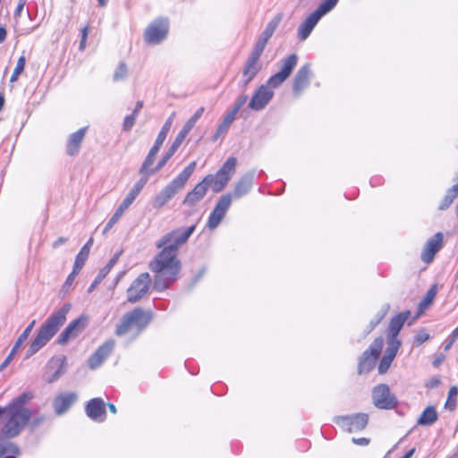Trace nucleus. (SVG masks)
<instances>
[{
	"instance_id": "f257e3e1",
	"label": "nucleus",
	"mask_w": 458,
	"mask_h": 458,
	"mask_svg": "<svg viewBox=\"0 0 458 458\" xmlns=\"http://www.w3.org/2000/svg\"><path fill=\"white\" fill-rule=\"evenodd\" d=\"M6 420L0 429V440L13 438L20 434L29 422V392H23L7 406H0V417Z\"/></svg>"
},
{
	"instance_id": "f03ea898",
	"label": "nucleus",
	"mask_w": 458,
	"mask_h": 458,
	"mask_svg": "<svg viewBox=\"0 0 458 458\" xmlns=\"http://www.w3.org/2000/svg\"><path fill=\"white\" fill-rule=\"evenodd\" d=\"M149 268L154 273V289L164 291L177 279L181 263L174 250L165 247L149 263Z\"/></svg>"
},
{
	"instance_id": "7ed1b4c3",
	"label": "nucleus",
	"mask_w": 458,
	"mask_h": 458,
	"mask_svg": "<svg viewBox=\"0 0 458 458\" xmlns=\"http://www.w3.org/2000/svg\"><path fill=\"white\" fill-rule=\"evenodd\" d=\"M69 309V306L62 307L41 327L38 334L33 342L30 343V354L40 350L56 334L60 327L65 322Z\"/></svg>"
},
{
	"instance_id": "20e7f679",
	"label": "nucleus",
	"mask_w": 458,
	"mask_h": 458,
	"mask_svg": "<svg viewBox=\"0 0 458 458\" xmlns=\"http://www.w3.org/2000/svg\"><path fill=\"white\" fill-rule=\"evenodd\" d=\"M196 161L191 162L174 179L165 186L153 199V208L159 209L182 191L196 168Z\"/></svg>"
},
{
	"instance_id": "39448f33",
	"label": "nucleus",
	"mask_w": 458,
	"mask_h": 458,
	"mask_svg": "<svg viewBox=\"0 0 458 458\" xmlns=\"http://www.w3.org/2000/svg\"><path fill=\"white\" fill-rule=\"evenodd\" d=\"M151 318L152 312L150 310L136 308L132 311L123 315L120 325H118L115 329V334L117 335H123L131 330L140 332L147 327Z\"/></svg>"
},
{
	"instance_id": "423d86ee",
	"label": "nucleus",
	"mask_w": 458,
	"mask_h": 458,
	"mask_svg": "<svg viewBox=\"0 0 458 458\" xmlns=\"http://www.w3.org/2000/svg\"><path fill=\"white\" fill-rule=\"evenodd\" d=\"M195 230V225L188 228H178L164 235L157 242L158 249L171 247L178 254V247L187 242Z\"/></svg>"
},
{
	"instance_id": "0eeeda50",
	"label": "nucleus",
	"mask_w": 458,
	"mask_h": 458,
	"mask_svg": "<svg viewBox=\"0 0 458 458\" xmlns=\"http://www.w3.org/2000/svg\"><path fill=\"white\" fill-rule=\"evenodd\" d=\"M383 344V338L377 337L369 345V349L362 353L358 366L359 374L368 373L374 368L375 361L381 352Z\"/></svg>"
},
{
	"instance_id": "6e6552de",
	"label": "nucleus",
	"mask_w": 458,
	"mask_h": 458,
	"mask_svg": "<svg viewBox=\"0 0 458 458\" xmlns=\"http://www.w3.org/2000/svg\"><path fill=\"white\" fill-rule=\"evenodd\" d=\"M168 30V20L158 18L147 27L144 33L145 41L151 45L158 44L166 38Z\"/></svg>"
},
{
	"instance_id": "1a4fd4ad",
	"label": "nucleus",
	"mask_w": 458,
	"mask_h": 458,
	"mask_svg": "<svg viewBox=\"0 0 458 458\" xmlns=\"http://www.w3.org/2000/svg\"><path fill=\"white\" fill-rule=\"evenodd\" d=\"M373 403L379 409H392L397 404L396 398L391 394L389 386L381 384L375 386L372 390Z\"/></svg>"
},
{
	"instance_id": "9d476101",
	"label": "nucleus",
	"mask_w": 458,
	"mask_h": 458,
	"mask_svg": "<svg viewBox=\"0 0 458 458\" xmlns=\"http://www.w3.org/2000/svg\"><path fill=\"white\" fill-rule=\"evenodd\" d=\"M262 53L251 50L242 68V86L246 87L260 72L262 64L259 61Z\"/></svg>"
},
{
	"instance_id": "9b49d317",
	"label": "nucleus",
	"mask_w": 458,
	"mask_h": 458,
	"mask_svg": "<svg viewBox=\"0 0 458 458\" xmlns=\"http://www.w3.org/2000/svg\"><path fill=\"white\" fill-rule=\"evenodd\" d=\"M151 284V278L148 273L140 274L131 284L127 290L128 301L134 303L140 300L148 292Z\"/></svg>"
},
{
	"instance_id": "f8f14e48",
	"label": "nucleus",
	"mask_w": 458,
	"mask_h": 458,
	"mask_svg": "<svg viewBox=\"0 0 458 458\" xmlns=\"http://www.w3.org/2000/svg\"><path fill=\"white\" fill-rule=\"evenodd\" d=\"M369 417L366 413L341 416L335 419V422L348 432L360 431L366 428Z\"/></svg>"
},
{
	"instance_id": "ddd939ff",
	"label": "nucleus",
	"mask_w": 458,
	"mask_h": 458,
	"mask_svg": "<svg viewBox=\"0 0 458 458\" xmlns=\"http://www.w3.org/2000/svg\"><path fill=\"white\" fill-rule=\"evenodd\" d=\"M231 203L232 197L230 194L221 197L209 216L208 222V228L215 229L220 224Z\"/></svg>"
},
{
	"instance_id": "4468645a",
	"label": "nucleus",
	"mask_w": 458,
	"mask_h": 458,
	"mask_svg": "<svg viewBox=\"0 0 458 458\" xmlns=\"http://www.w3.org/2000/svg\"><path fill=\"white\" fill-rule=\"evenodd\" d=\"M273 96L274 92L267 85H261L252 96L249 107L252 110H261L268 104Z\"/></svg>"
},
{
	"instance_id": "2eb2a0df",
	"label": "nucleus",
	"mask_w": 458,
	"mask_h": 458,
	"mask_svg": "<svg viewBox=\"0 0 458 458\" xmlns=\"http://www.w3.org/2000/svg\"><path fill=\"white\" fill-rule=\"evenodd\" d=\"M87 326V318L80 317L72 321L58 337L60 344H66L70 339L76 337Z\"/></svg>"
},
{
	"instance_id": "dca6fc26",
	"label": "nucleus",
	"mask_w": 458,
	"mask_h": 458,
	"mask_svg": "<svg viewBox=\"0 0 458 458\" xmlns=\"http://www.w3.org/2000/svg\"><path fill=\"white\" fill-rule=\"evenodd\" d=\"M282 20V16L280 14L276 15L266 26L263 32L259 37L257 42L255 43L252 49L263 53L265 47L270 38L273 36L275 30L278 27L280 21Z\"/></svg>"
},
{
	"instance_id": "f3484780",
	"label": "nucleus",
	"mask_w": 458,
	"mask_h": 458,
	"mask_svg": "<svg viewBox=\"0 0 458 458\" xmlns=\"http://www.w3.org/2000/svg\"><path fill=\"white\" fill-rule=\"evenodd\" d=\"M443 244L442 233H437L433 237L428 240L421 252V259L425 263H430L437 252L441 249Z\"/></svg>"
},
{
	"instance_id": "a211bd4d",
	"label": "nucleus",
	"mask_w": 458,
	"mask_h": 458,
	"mask_svg": "<svg viewBox=\"0 0 458 458\" xmlns=\"http://www.w3.org/2000/svg\"><path fill=\"white\" fill-rule=\"evenodd\" d=\"M208 189V185L203 179L200 182L195 185V187L187 193L182 204L187 207H194L206 196Z\"/></svg>"
},
{
	"instance_id": "6ab92c4d",
	"label": "nucleus",
	"mask_w": 458,
	"mask_h": 458,
	"mask_svg": "<svg viewBox=\"0 0 458 458\" xmlns=\"http://www.w3.org/2000/svg\"><path fill=\"white\" fill-rule=\"evenodd\" d=\"M114 341L108 340L101 345L89 360V367L92 369L99 367L109 356L114 347Z\"/></svg>"
},
{
	"instance_id": "aec40b11",
	"label": "nucleus",
	"mask_w": 458,
	"mask_h": 458,
	"mask_svg": "<svg viewBox=\"0 0 458 458\" xmlns=\"http://www.w3.org/2000/svg\"><path fill=\"white\" fill-rule=\"evenodd\" d=\"M311 72L310 64H305L299 69L293 81V93L299 97L301 91L306 89L310 83Z\"/></svg>"
},
{
	"instance_id": "412c9836",
	"label": "nucleus",
	"mask_w": 458,
	"mask_h": 458,
	"mask_svg": "<svg viewBox=\"0 0 458 458\" xmlns=\"http://www.w3.org/2000/svg\"><path fill=\"white\" fill-rule=\"evenodd\" d=\"M86 414L91 420L103 421L106 419V405L101 398L91 399L86 406Z\"/></svg>"
},
{
	"instance_id": "4be33fe9",
	"label": "nucleus",
	"mask_w": 458,
	"mask_h": 458,
	"mask_svg": "<svg viewBox=\"0 0 458 458\" xmlns=\"http://www.w3.org/2000/svg\"><path fill=\"white\" fill-rule=\"evenodd\" d=\"M87 129L88 127L81 128L69 135L66 142V154L68 156L73 157L79 153Z\"/></svg>"
},
{
	"instance_id": "5701e85b",
	"label": "nucleus",
	"mask_w": 458,
	"mask_h": 458,
	"mask_svg": "<svg viewBox=\"0 0 458 458\" xmlns=\"http://www.w3.org/2000/svg\"><path fill=\"white\" fill-rule=\"evenodd\" d=\"M49 369H56L51 376H48V373L45 376V380L48 383H52L64 374L66 370V358L64 356L52 358L49 362Z\"/></svg>"
},
{
	"instance_id": "b1692460",
	"label": "nucleus",
	"mask_w": 458,
	"mask_h": 458,
	"mask_svg": "<svg viewBox=\"0 0 458 458\" xmlns=\"http://www.w3.org/2000/svg\"><path fill=\"white\" fill-rule=\"evenodd\" d=\"M320 19L318 14L313 12L300 24L298 28V38L300 40H305L310 36Z\"/></svg>"
},
{
	"instance_id": "393cba45",
	"label": "nucleus",
	"mask_w": 458,
	"mask_h": 458,
	"mask_svg": "<svg viewBox=\"0 0 458 458\" xmlns=\"http://www.w3.org/2000/svg\"><path fill=\"white\" fill-rule=\"evenodd\" d=\"M76 398L77 395L73 393L59 394L53 403L55 412L59 415L64 413L73 403Z\"/></svg>"
},
{
	"instance_id": "a878e982",
	"label": "nucleus",
	"mask_w": 458,
	"mask_h": 458,
	"mask_svg": "<svg viewBox=\"0 0 458 458\" xmlns=\"http://www.w3.org/2000/svg\"><path fill=\"white\" fill-rule=\"evenodd\" d=\"M205 182L211 187L213 191L220 192L225 187V185L230 181V178L227 175L220 174V173H216L215 175L208 174L204 178Z\"/></svg>"
},
{
	"instance_id": "bb28decb",
	"label": "nucleus",
	"mask_w": 458,
	"mask_h": 458,
	"mask_svg": "<svg viewBox=\"0 0 458 458\" xmlns=\"http://www.w3.org/2000/svg\"><path fill=\"white\" fill-rule=\"evenodd\" d=\"M132 204V201L130 200L128 198H124V199L122 201V203L119 205L112 217L109 219L107 224L106 225V227L103 231V233H106L117 222L118 220L123 216L124 212L129 208V207Z\"/></svg>"
},
{
	"instance_id": "cd10ccee",
	"label": "nucleus",
	"mask_w": 458,
	"mask_h": 458,
	"mask_svg": "<svg viewBox=\"0 0 458 458\" xmlns=\"http://www.w3.org/2000/svg\"><path fill=\"white\" fill-rule=\"evenodd\" d=\"M410 316V311H404L402 313H399L395 317H394L389 324L388 328V336H398V334L400 330L402 329L404 322L407 320V318Z\"/></svg>"
},
{
	"instance_id": "c85d7f7f",
	"label": "nucleus",
	"mask_w": 458,
	"mask_h": 458,
	"mask_svg": "<svg viewBox=\"0 0 458 458\" xmlns=\"http://www.w3.org/2000/svg\"><path fill=\"white\" fill-rule=\"evenodd\" d=\"M253 182V174L249 173L245 175H243L237 184L235 185L234 191H233V196L235 198H241L244 194H246L250 189L251 188Z\"/></svg>"
},
{
	"instance_id": "c756f323",
	"label": "nucleus",
	"mask_w": 458,
	"mask_h": 458,
	"mask_svg": "<svg viewBox=\"0 0 458 458\" xmlns=\"http://www.w3.org/2000/svg\"><path fill=\"white\" fill-rule=\"evenodd\" d=\"M437 412L433 406L427 407L417 420L420 426H430L437 420Z\"/></svg>"
},
{
	"instance_id": "7c9ffc66",
	"label": "nucleus",
	"mask_w": 458,
	"mask_h": 458,
	"mask_svg": "<svg viewBox=\"0 0 458 458\" xmlns=\"http://www.w3.org/2000/svg\"><path fill=\"white\" fill-rule=\"evenodd\" d=\"M182 142L177 141V139L174 140L167 152L161 157V159L158 161L157 166L149 171V174H156L158 172L161 168H163L167 161L174 156V154L176 152V150L179 148Z\"/></svg>"
},
{
	"instance_id": "2f4dec72",
	"label": "nucleus",
	"mask_w": 458,
	"mask_h": 458,
	"mask_svg": "<svg viewBox=\"0 0 458 458\" xmlns=\"http://www.w3.org/2000/svg\"><path fill=\"white\" fill-rule=\"evenodd\" d=\"M19 454V448L11 442L0 443V458H16Z\"/></svg>"
},
{
	"instance_id": "473e14b6",
	"label": "nucleus",
	"mask_w": 458,
	"mask_h": 458,
	"mask_svg": "<svg viewBox=\"0 0 458 458\" xmlns=\"http://www.w3.org/2000/svg\"><path fill=\"white\" fill-rule=\"evenodd\" d=\"M117 258L114 257L112 259L109 260V262L106 264V267H104L98 273V275L96 276L95 280L89 286L88 292L91 293L95 287L106 276V275L110 272L113 266L116 263Z\"/></svg>"
},
{
	"instance_id": "72a5a7b5",
	"label": "nucleus",
	"mask_w": 458,
	"mask_h": 458,
	"mask_svg": "<svg viewBox=\"0 0 458 458\" xmlns=\"http://www.w3.org/2000/svg\"><path fill=\"white\" fill-rule=\"evenodd\" d=\"M297 61V55L292 54L288 55L283 60L282 67L279 72L288 78L291 75L293 68L296 66Z\"/></svg>"
},
{
	"instance_id": "f704fd0d",
	"label": "nucleus",
	"mask_w": 458,
	"mask_h": 458,
	"mask_svg": "<svg viewBox=\"0 0 458 458\" xmlns=\"http://www.w3.org/2000/svg\"><path fill=\"white\" fill-rule=\"evenodd\" d=\"M234 119H235V117L233 116V114H231L230 113H228L224 117V120L221 123V124L217 127L216 132L214 133V135L212 137V140L216 141L220 138L221 135L225 134L226 132V131L228 130V128L230 127V125L234 121Z\"/></svg>"
},
{
	"instance_id": "c9c22d12",
	"label": "nucleus",
	"mask_w": 458,
	"mask_h": 458,
	"mask_svg": "<svg viewBox=\"0 0 458 458\" xmlns=\"http://www.w3.org/2000/svg\"><path fill=\"white\" fill-rule=\"evenodd\" d=\"M236 165L237 159L233 157H229L222 165V167L217 171V173H220V174L227 175V177L231 179L232 175L235 172Z\"/></svg>"
},
{
	"instance_id": "e433bc0d",
	"label": "nucleus",
	"mask_w": 458,
	"mask_h": 458,
	"mask_svg": "<svg viewBox=\"0 0 458 458\" xmlns=\"http://www.w3.org/2000/svg\"><path fill=\"white\" fill-rule=\"evenodd\" d=\"M174 117H175V112H173L170 116L168 117V119L165 121V124L163 125L161 131H159L158 135H157V143L161 142V143H164V141L166 139V136L172 127V124L174 123Z\"/></svg>"
},
{
	"instance_id": "4c0bfd02",
	"label": "nucleus",
	"mask_w": 458,
	"mask_h": 458,
	"mask_svg": "<svg viewBox=\"0 0 458 458\" xmlns=\"http://www.w3.org/2000/svg\"><path fill=\"white\" fill-rule=\"evenodd\" d=\"M338 0H323L314 13L321 18L329 13L337 4Z\"/></svg>"
},
{
	"instance_id": "58836bf2",
	"label": "nucleus",
	"mask_w": 458,
	"mask_h": 458,
	"mask_svg": "<svg viewBox=\"0 0 458 458\" xmlns=\"http://www.w3.org/2000/svg\"><path fill=\"white\" fill-rule=\"evenodd\" d=\"M148 181V177H144L140 179L132 187V189L128 192L126 195V198H128L132 202L135 200V199L139 196L140 192L143 189L144 185L146 184Z\"/></svg>"
},
{
	"instance_id": "ea45409f",
	"label": "nucleus",
	"mask_w": 458,
	"mask_h": 458,
	"mask_svg": "<svg viewBox=\"0 0 458 458\" xmlns=\"http://www.w3.org/2000/svg\"><path fill=\"white\" fill-rule=\"evenodd\" d=\"M25 65H26V57L24 55H21L18 59L16 66L13 72L11 78H10L11 83L17 81L19 76L24 71Z\"/></svg>"
},
{
	"instance_id": "a19ab883",
	"label": "nucleus",
	"mask_w": 458,
	"mask_h": 458,
	"mask_svg": "<svg viewBox=\"0 0 458 458\" xmlns=\"http://www.w3.org/2000/svg\"><path fill=\"white\" fill-rule=\"evenodd\" d=\"M458 395V388L457 386H451L448 391V397L445 402V408L453 411L456 405V397Z\"/></svg>"
},
{
	"instance_id": "79ce46f5",
	"label": "nucleus",
	"mask_w": 458,
	"mask_h": 458,
	"mask_svg": "<svg viewBox=\"0 0 458 458\" xmlns=\"http://www.w3.org/2000/svg\"><path fill=\"white\" fill-rule=\"evenodd\" d=\"M89 251L86 250V248H81L78 255L76 256L73 268H75L78 271H81L82 267L85 264V261L87 260L89 257Z\"/></svg>"
},
{
	"instance_id": "37998d69",
	"label": "nucleus",
	"mask_w": 458,
	"mask_h": 458,
	"mask_svg": "<svg viewBox=\"0 0 458 458\" xmlns=\"http://www.w3.org/2000/svg\"><path fill=\"white\" fill-rule=\"evenodd\" d=\"M286 79L287 77L285 75L278 72L268 79L266 85H267L269 89L276 88L280 84H282Z\"/></svg>"
},
{
	"instance_id": "c03bdc74",
	"label": "nucleus",
	"mask_w": 458,
	"mask_h": 458,
	"mask_svg": "<svg viewBox=\"0 0 458 458\" xmlns=\"http://www.w3.org/2000/svg\"><path fill=\"white\" fill-rule=\"evenodd\" d=\"M79 273L80 271L76 270L75 268L72 269V273L67 276L64 284L62 286V292L67 293L70 290L75 277Z\"/></svg>"
},
{
	"instance_id": "a18cd8bd",
	"label": "nucleus",
	"mask_w": 458,
	"mask_h": 458,
	"mask_svg": "<svg viewBox=\"0 0 458 458\" xmlns=\"http://www.w3.org/2000/svg\"><path fill=\"white\" fill-rule=\"evenodd\" d=\"M28 336H29V327H27L24 329V331L22 332V334L19 336V338L17 339V341L14 344V346L13 347V349L11 350L10 352H12L13 354H15L17 350L20 348L21 344L27 339Z\"/></svg>"
},
{
	"instance_id": "49530a36",
	"label": "nucleus",
	"mask_w": 458,
	"mask_h": 458,
	"mask_svg": "<svg viewBox=\"0 0 458 458\" xmlns=\"http://www.w3.org/2000/svg\"><path fill=\"white\" fill-rule=\"evenodd\" d=\"M435 296H436V290H435V288H431L428 292L426 296L423 298V300L420 301V308L422 309V308H426L427 306H428L432 302Z\"/></svg>"
},
{
	"instance_id": "de8ad7c7",
	"label": "nucleus",
	"mask_w": 458,
	"mask_h": 458,
	"mask_svg": "<svg viewBox=\"0 0 458 458\" xmlns=\"http://www.w3.org/2000/svg\"><path fill=\"white\" fill-rule=\"evenodd\" d=\"M136 119H137V115L134 114L125 116L123 123V131H129L133 127Z\"/></svg>"
},
{
	"instance_id": "09e8293b",
	"label": "nucleus",
	"mask_w": 458,
	"mask_h": 458,
	"mask_svg": "<svg viewBox=\"0 0 458 458\" xmlns=\"http://www.w3.org/2000/svg\"><path fill=\"white\" fill-rule=\"evenodd\" d=\"M401 346V341L398 337L387 335V348L397 353Z\"/></svg>"
},
{
	"instance_id": "8fccbe9b",
	"label": "nucleus",
	"mask_w": 458,
	"mask_h": 458,
	"mask_svg": "<svg viewBox=\"0 0 458 458\" xmlns=\"http://www.w3.org/2000/svg\"><path fill=\"white\" fill-rule=\"evenodd\" d=\"M127 75V67L124 64H121L115 72L114 73V81H117L123 80Z\"/></svg>"
},
{
	"instance_id": "3c124183",
	"label": "nucleus",
	"mask_w": 458,
	"mask_h": 458,
	"mask_svg": "<svg viewBox=\"0 0 458 458\" xmlns=\"http://www.w3.org/2000/svg\"><path fill=\"white\" fill-rule=\"evenodd\" d=\"M192 128L193 127L188 122H186V123L184 124V126L179 131V133L177 134V136L175 138V139H177V141L182 142Z\"/></svg>"
},
{
	"instance_id": "603ef678",
	"label": "nucleus",
	"mask_w": 458,
	"mask_h": 458,
	"mask_svg": "<svg viewBox=\"0 0 458 458\" xmlns=\"http://www.w3.org/2000/svg\"><path fill=\"white\" fill-rule=\"evenodd\" d=\"M155 157L148 155L140 167V173L148 174V169L153 165Z\"/></svg>"
},
{
	"instance_id": "864d4df0",
	"label": "nucleus",
	"mask_w": 458,
	"mask_h": 458,
	"mask_svg": "<svg viewBox=\"0 0 458 458\" xmlns=\"http://www.w3.org/2000/svg\"><path fill=\"white\" fill-rule=\"evenodd\" d=\"M392 361H393L392 360L383 356V358L378 365V373L385 374L387 371V369H389Z\"/></svg>"
},
{
	"instance_id": "5fc2aeb1",
	"label": "nucleus",
	"mask_w": 458,
	"mask_h": 458,
	"mask_svg": "<svg viewBox=\"0 0 458 458\" xmlns=\"http://www.w3.org/2000/svg\"><path fill=\"white\" fill-rule=\"evenodd\" d=\"M248 97L246 95L242 96L238 101L235 103L233 110L230 112L231 114H233L235 117L236 114L239 112V110L242 108V106L245 104L247 101Z\"/></svg>"
},
{
	"instance_id": "6e6d98bb",
	"label": "nucleus",
	"mask_w": 458,
	"mask_h": 458,
	"mask_svg": "<svg viewBox=\"0 0 458 458\" xmlns=\"http://www.w3.org/2000/svg\"><path fill=\"white\" fill-rule=\"evenodd\" d=\"M204 111L205 108L203 106L199 107L187 122L193 127L197 121L201 117Z\"/></svg>"
},
{
	"instance_id": "4d7b16f0",
	"label": "nucleus",
	"mask_w": 458,
	"mask_h": 458,
	"mask_svg": "<svg viewBox=\"0 0 458 458\" xmlns=\"http://www.w3.org/2000/svg\"><path fill=\"white\" fill-rule=\"evenodd\" d=\"M428 338L429 335L426 331L421 330L415 335V342L418 344H421L424 342H426Z\"/></svg>"
},
{
	"instance_id": "13d9d810",
	"label": "nucleus",
	"mask_w": 458,
	"mask_h": 458,
	"mask_svg": "<svg viewBox=\"0 0 458 458\" xmlns=\"http://www.w3.org/2000/svg\"><path fill=\"white\" fill-rule=\"evenodd\" d=\"M88 34H89V29H88V27H84L81 30V40L80 42V49L81 50H84V48H85Z\"/></svg>"
},
{
	"instance_id": "bf43d9fd",
	"label": "nucleus",
	"mask_w": 458,
	"mask_h": 458,
	"mask_svg": "<svg viewBox=\"0 0 458 458\" xmlns=\"http://www.w3.org/2000/svg\"><path fill=\"white\" fill-rule=\"evenodd\" d=\"M162 145H163V143H161V142L157 143V141L156 140L154 143V146L150 148L148 155L154 157L156 158Z\"/></svg>"
},
{
	"instance_id": "052dcab7",
	"label": "nucleus",
	"mask_w": 458,
	"mask_h": 458,
	"mask_svg": "<svg viewBox=\"0 0 458 458\" xmlns=\"http://www.w3.org/2000/svg\"><path fill=\"white\" fill-rule=\"evenodd\" d=\"M352 443L359 445H368L369 444V439L366 437H360V438H352Z\"/></svg>"
},
{
	"instance_id": "680f3d73",
	"label": "nucleus",
	"mask_w": 458,
	"mask_h": 458,
	"mask_svg": "<svg viewBox=\"0 0 458 458\" xmlns=\"http://www.w3.org/2000/svg\"><path fill=\"white\" fill-rule=\"evenodd\" d=\"M13 356H14V354H13L12 352H10L8 354V356L5 358V360L0 365V371H2L4 368H6L9 365V363L13 360Z\"/></svg>"
},
{
	"instance_id": "e2e57ef3",
	"label": "nucleus",
	"mask_w": 458,
	"mask_h": 458,
	"mask_svg": "<svg viewBox=\"0 0 458 458\" xmlns=\"http://www.w3.org/2000/svg\"><path fill=\"white\" fill-rule=\"evenodd\" d=\"M25 4H26V0H20L18 5L16 7V10L14 12V16L15 17L21 15V11L24 8Z\"/></svg>"
},
{
	"instance_id": "0e129e2a",
	"label": "nucleus",
	"mask_w": 458,
	"mask_h": 458,
	"mask_svg": "<svg viewBox=\"0 0 458 458\" xmlns=\"http://www.w3.org/2000/svg\"><path fill=\"white\" fill-rule=\"evenodd\" d=\"M67 242V238L59 237L56 241L53 242V248H58L60 245L64 244Z\"/></svg>"
},
{
	"instance_id": "69168bd1",
	"label": "nucleus",
	"mask_w": 458,
	"mask_h": 458,
	"mask_svg": "<svg viewBox=\"0 0 458 458\" xmlns=\"http://www.w3.org/2000/svg\"><path fill=\"white\" fill-rule=\"evenodd\" d=\"M395 355H396L395 352L386 348L384 357L388 358V359L394 360Z\"/></svg>"
},
{
	"instance_id": "338daca9",
	"label": "nucleus",
	"mask_w": 458,
	"mask_h": 458,
	"mask_svg": "<svg viewBox=\"0 0 458 458\" xmlns=\"http://www.w3.org/2000/svg\"><path fill=\"white\" fill-rule=\"evenodd\" d=\"M143 106V102L142 101H138L136 103V106H135V109L133 110L132 114H136L138 116L140 109L142 108Z\"/></svg>"
},
{
	"instance_id": "774afa93",
	"label": "nucleus",
	"mask_w": 458,
	"mask_h": 458,
	"mask_svg": "<svg viewBox=\"0 0 458 458\" xmlns=\"http://www.w3.org/2000/svg\"><path fill=\"white\" fill-rule=\"evenodd\" d=\"M438 384H439V380H438V379H437V378H434V379H431V380L427 384V386H428V387H431V388H433V387L437 386H438Z\"/></svg>"
}]
</instances>
